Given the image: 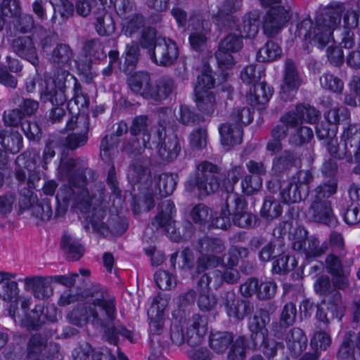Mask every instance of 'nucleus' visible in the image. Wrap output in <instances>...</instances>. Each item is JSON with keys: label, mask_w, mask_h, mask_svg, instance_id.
I'll list each match as a JSON object with an SVG mask.
<instances>
[{"label": "nucleus", "mask_w": 360, "mask_h": 360, "mask_svg": "<svg viewBox=\"0 0 360 360\" xmlns=\"http://www.w3.org/2000/svg\"><path fill=\"white\" fill-rule=\"evenodd\" d=\"M67 317L70 323L77 326L82 327L90 323L101 329L110 343L116 345L120 335L126 337L131 342H134L131 331L122 325H115V299L103 289L95 288L90 291L86 301L77 304Z\"/></svg>", "instance_id": "obj_1"}, {"label": "nucleus", "mask_w": 360, "mask_h": 360, "mask_svg": "<svg viewBox=\"0 0 360 360\" xmlns=\"http://www.w3.org/2000/svg\"><path fill=\"white\" fill-rule=\"evenodd\" d=\"M86 174L91 175L92 179L97 176L91 169L78 166L77 161L72 158L60 162L58 167V177L60 180H66L68 184L63 185L56 194V217L63 215L69 205L77 212L87 214L93 205L103 200L105 190L101 184L97 185L99 188L98 197L89 194L86 187Z\"/></svg>", "instance_id": "obj_2"}, {"label": "nucleus", "mask_w": 360, "mask_h": 360, "mask_svg": "<svg viewBox=\"0 0 360 360\" xmlns=\"http://www.w3.org/2000/svg\"><path fill=\"white\" fill-rule=\"evenodd\" d=\"M73 79L68 72L63 70L58 72L53 78L46 79L44 82V84L41 89V98L44 101H49L53 105H57L49 113V118L52 123L60 122L66 117H69L60 105L68 99L66 94L67 83H72Z\"/></svg>", "instance_id": "obj_3"}, {"label": "nucleus", "mask_w": 360, "mask_h": 360, "mask_svg": "<svg viewBox=\"0 0 360 360\" xmlns=\"http://www.w3.org/2000/svg\"><path fill=\"white\" fill-rule=\"evenodd\" d=\"M340 22V16L338 13H326L317 17L313 27L311 20H303L297 25V34L321 49L329 42L333 31Z\"/></svg>", "instance_id": "obj_4"}, {"label": "nucleus", "mask_w": 360, "mask_h": 360, "mask_svg": "<svg viewBox=\"0 0 360 360\" xmlns=\"http://www.w3.org/2000/svg\"><path fill=\"white\" fill-rule=\"evenodd\" d=\"M316 292L329 296L326 300V310L318 307L316 316L321 322L328 324L330 319L337 318L341 320L344 316L345 307L342 301V295L337 290H330L331 284L328 276H321L314 285Z\"/></svg>", "instance_id": "obj_5"}, {"label": "nucleus", "mask_w": 360, "mask_h": 360, "mask_svg": "<svg viewBox=\"0 0 360 360\" xmlns=\"http://www.w3.org/2000/svg\"><path fill=\"white\" fill-rule=\"evenodd\" d=\"M86 219L94 231L105 237L120 236L128 227L125 218L110 213L101 207H94L92 213L86 217Z\"/></svg>", "instance_id": "obj_6"}, {"label": "nucleus", "mask_w": 360, "mask_h": 360, "mask_svg": "<svg viewBox=\"0 0 360 360\" xmlns=\"http://www.w3.org/2000/svg\"><path fill=\"white\" fill-rule=\"evenodd\" d=\"M195 248L201 254L197 260L196 269L198 273L224 264V252L226 246L221 239L204 237L198 241Z\"/></svg>", "instance_id": "obj_7"}, {"label": "nucleus", "mask_w": 360, "mask_h": 360, "mask_svg": "<svg viewBox=\"0 0 360 360\" xmlns=\"http://www.w3.org/2000/svg\"><path fill=\"white\" fill-rule=\"evenodd\" d=\"M219 169L216 165L204 161L197 167L196 176L190 179L186 184V188L189 192H193L194 188H198L200 197H206L217 192L220 186L219 179L216 174Z\"/></svg>", "instance_id": "obj_8"}, {"label": "nucleus", "mask_w": 360, "mask_h": 360, "mask_svg": "<svg viewBox=\"0 0 360 360\" xmlns=\"http://www.w3.org/2000/svg\"><path fill=\"white\" fill-rule=\"evenodd\" d=\"M115 8L121 18L122 33L132 37L139 33L146 25V18L136 11L135 6L129 0H115Z\"/></svg>", "instance_id": "obj_9"}, {"label": "nucleus", "mask_w": 360, "mask_h": 360, "mask_svg": "<svg viewBox=\"0 0 360 360\" xmlns=\"http://www.w3.org/2000/svg\"><path fill=\"white\" fill-rule=\"evenodd\" d=\"M65 129L76 130L77 132L70 134L65 139L64 145L70 150L82 147L88 141L89 131V117L86 114L71 116L67 120Z\"/></svg>", "instance_id": "obj_10"}, {"label": "nucleus", "mask_w": 360, "mask_h": 360, "mask_svg": "<svg viewBox=\"0 0 360 360\" xmlns=\"http://www.w3.org/2000/svg\"><path fill=\"white\" fill-rule=\"evenodd\" d=\"M226 206L232 210L233 223L242 229H249L256 223V217L245 210L244 198L233 191V187L226 192Z\"/></svg>", "instance_id": "obj_11"}, {"label": "nucleus", "mask_w": 360, "mask_h": 360, "mask_svg": "<svg viewBox=\"0 0 360 360\" xmlns=\"http://www.w3.org/2000/svg\"><path fill=\"white\" fill-rule=\"evenodd\" d=\"M17 274L0 271V298L10 304L8 311L9 316L16 321L18 311V301L20 289L16 278Z\"/></svg>", "instance_id": "obj_12"}, {"label": "nucleus", "mask_w": 360, "mask_h": 360, "mask_svg": "<svg viewBox=\"0 0 360 360\" xmlns=\"http://www.w3.org/2000/svg\"><path fill=\"white\" fill-rule=\"evenodd\" d=\"M60 346L56 342H48L46 337L39 333L31 336L27 343V356L25 360H44V358L54 357L59 352Z\"/></svg>", "instance_id": "obj_13"}, {"label": "nucleus", "mask_w": 360, "mask_h": 360, "mask_svg": "<svg viewBox=\"0 0 360 360\" xmlns=\"http://www.w3.org/2000/svg\"><path fill=\"white\" fill-rule=\"evenodd\" d=\"M290 8L286 6H274L263 18V31L268 37H274L290 20Z\"/></svg>", "instance_id": "obj_14"}, {"label": "nucleus", "mask_w": 360, "mask_h": 360, "mask_svg": "<svg viewBox=\"0 0 360 360\" xmlns=\"http://www.w3.org/2000/svg\"><path fill=\"white\" fill-rule=\"evenodd\" d=\"M150 59L161 66H169L178 58L179 49L176 43L165 38L156 41L153 49L148 51Z\"/></svg>", "instance_id": "obj_15"}, {"label": "nucleus", "mask_w": 360, "mask_h": 360, "mask_svg": "<svg viewBox=\"0 0 360 360\" xmlns=\"http://www.w3.org/2000/svg\"><path fill=\"white\" fill-rule=\"evenodd\" d=\"M210 22L205 17L198 13H193L189 20V27L191 33L189 42L191 47L195 51L202 50L206 44L207 35L210 32Z\"/></svg>", "instance_id": "obj_16"}, {"label": "nucleus", "mask_w": 360, "mask_h": 360, "mask_svg": "<svg viewBox=\"0 0 360 360\" xmlns=\"http://www.w3.org/2000/svg\"><path fill=\"white\" fill-rule=\"evenodd\" d=\"M155 138L158 141L163 139L158 148V155L162 162L169 163L174 161L181 150L179 139L175 135L166 136L165 128L162 126L157 128L153 139Z\"/></svg>", "instance_id": "obj_17"}, {"label": "nucleus", "mask_w": 360, "mask_h": 360, "mask_svg": "<svg viewBox=\"0 0 360 360\" xmlns=\"http://www.w3.org/2000/svg\"><path fill=\"white\" fill-rule=\"evenodd\" d=\"M302 79L294 61L287 59L285 63L283 82L281 86L280 96L283 101L291 100L301 86Z\"/></svg>", "instance_id": "obj_18"}, {"label": "nucleus", "mask_w": 360, "mask_h": 360, "mask_svg": "<svg viewBox=\"0 0 360 360\" xmlns=\"http://www.w3.org/2000/svg\"><path fill=\"white\" fill-rule=\"evenodd\" d=\"M36 196L29 189H25L20 193L19 205L22 209H31L32 214L37 218L46 221L51 219L53 214L51 203L47 200H43L41 202L34 203Z\"/></svg>", "instance_id": "obj_19"}, {"label": "nucleus", "mask_w": 360, "mask_h": 360, "mask_svg": "<svg viewBox=\"0 0 360 360\" xmlns=\"http://www.w3.org/2000/svg\"><path fill=\"white\" fill-rule=\"evenodd\" d=\"M270 321L269 312L264 309L256 311L248 321V328L251 332L250 338L255 347L262 346L268 335L266 325Z\"/></svg>", "instance_id": "obj_20"}, {"label": "nucleus", "mask_w": 360, "mask_h": 360, "mask_svg": "<svg viewBox=\"0 0 360 360\" xmlns=\"http://www.w3.org/2000/svg\"><path fill=\"white\" fill-rule=\"evenodd\" d=\"M150 160L148 158H137L131 160L128 171V179L134 184L146 188L151 183Z\"/></svg>", "instance_id": "obj_21"}, {"label": "nucleus", "mask_w": 360, "mask_h": 360, "mask_svg": "<svg viewBox=\"0 0 360 360\" xmlns=\"http://www.w3.org/2000/svg\"><path fill=\"white\" fill-rule=\"evenodd\" d=\"M221 298L228 315L238 320H243L252 310L250 302L238 298L232 290L225 292Z\"/></svg>", "instance_id": "obj_22"}, {"label": "nucleus", "mask_w": 360, "mask_h": 360, "mask_svg": "<svg viewBox=\"0 0 360 360\" xmlns=\"http://www.w3.org/2000/svg\"><path fill=\"white\" fill-rule=\"evenodd\" d=\"M13 51L20 58L27 60L34 66L39 63L34 43L29 36L15 38L11 44Z\"/></svg>", "instance_id": "obj_23"}, {"label": "nucleus", "mask_w": 360, "mask_h": 360, "mask_svg": "<svg viewBox=\"0 0 360 360\" xmlns=\"http://www.w3.org/2000/svg\"><path fill=\"white\" fill-rule=\"evenodd\" d=\"M339 360H359L360 359V332H348L337 353Z\"/></svg>", "instance_id": "obj_24"}, {"label": "nucleus", "mask_w": 360, "mask_h": 360, "mask_svg": "<svg viewBox=\"0 0 360 360\" xmlns=\"http://www.w3.org/2000/svg\"><path fill=\"white\" fill-rule=\"evenodd\" d=\"M307 217L312 221L323 223L329 226H334L338 223L330 202H311L307 211Z\"/></svg>", "instance_id": "obj_25"}, {"label": "nucleus", "mask_w": 360, "mask_h": 360, "mask_svg": "<svg viewBox=\"0 0 360 360\" xmlns=\"http://www.w3.org/2000/svg\"><path fill=\"white\" fill-rule=\"evenodd\" d=\"M206 332V319L200 314H193L187 323L186 341L188 345L191 347L199 345Z\"/></svg>", "instance_id": "obj_26"}, {"label": "nucleus", "mask_w": 360, "mask_h": 360, "mask_svg": "<svg viewBox=\"0 0 360 360\" xmlns=\"http://www.w3.org/2000/svg\"><path fill=\"white\" fill-rule=\"evenodd\" d=\"M22 281L24 283V290L27 292H31L37 299L45 300L53 294L50 285L43 276H27Z\"/></svg>", "instance_id": "obj_27"}, {"label": "nucleus", "mask_w": 360, "mask_h": 360, "mask_svg": "<svg viewBox=\"0 0 360 360\" xmlns=\"http://www.w3.org/2000/svg\"><path fill=\"white\" fill-rule=\"evenodd\" d=\"M273 94V89L264 82H259L253 85L247 95L248 103L258 110L264 108L265 104L269 101Z\"/></svg>", "instance_id": "obj_28"}, {"label": "nucleus", "mask_w": 360, "mask_h": 360, "mask_svg": "<svg viewBox=\"0 0 360 360\" xmlns=\"http://www.w3.org/2000/svg\"><path fill=\"white\" fill-rule=\"evenodd\" d=\"M128 84L134 93L150 99L153 85L150 83V77L148 73L146 72H136L129 79Z\"/></svg>", "instance_id": "obj_29"}, {"label": "nucleus", "mask_w": 360, "mask_h": 360, "mask_svg": "<svg viewBox=\"0 0 360 360\" xmlns=\"http://www.w3.org/2000/svg\"><path fill=\"white\" fill-rule=\"evenodd\" d=\"M297 309L295 304L292 302L286 303L281 311L279 322H274L271 325L272 330L275 335L281 337L285 329L295 323Z\"/></svg>", "instance_id": "obj_30"}, {"label": "nucleus", "mask_w": 360, "mask_h": 360, "mask_svg": "<svg viewBox=\"0 0 360 360\" xmlns=\"http://www.w3.org/2000/svg\"><path fill=\"white\" fill-rule=\"evenodd\" d=\"M219 131L223 146L231 147L240 144L242 141L243 129L240 125L224 123L219 126Z\"/></svg>", "instance_id": "obj_31"}, {"label": "nucleus", "mask_w": 360, "mask_h": 360, "mask_svg": "<svg viewBox=\"0 0 360 360\" xmlns=\"http://www.w3.org/2000/svg\"><path fill=\"white\" fill-rule=\"evenodd\" d=\"M175 213L176 210L172 201L170 200L162 201L160 205V212L152 221L153 226L157 229L162 227L173 228L172 218Z\"/></svg>", "instance_id": "obj_32"}, {"label": "nucleus", "mask_w": 360, "mask_h": 360, "mask_svg": "<svg viewBox=\"0 0 360 360\" xmlns=\"http://www.w3.org/2000/svg\"><path fill=\"white\" fill-rule=\"evenodd\" d=\"M60 247L67 258L72 261L79 259L85 251L80 242L68 233H64L61 239Z\"/></svg>", "instance_id": "obj_33"}, {"label": "nucleus", "mask_w": 360, "mask_h": 360, "mask_svg": "<svg viewBox=\"0 0 360 360\" xmlns=\"http://www.w3.org/2000/svg\"><path fill=\"white\" fill-rule=\"evenodd\" d=\"M288 348L295 354L299 355L307 347V338L300 328H293L285 336Z\"/></svg>", "instance_id": "obj_34"}, {"label": "nucleus", "mask_w": 360, "mask_h": 360, "mask_svg": "<svg viewBox=\"0 0 360 360\" xmlns=\"http://www.w3.org/2000/svg\"><path fill=\"white\" fill-rule=\"evenodd\" d=\"M0 144L13 154L20 152L22 148V136L12 129L2 130L0 132Z\"/></svg>", "instance_id": "obj_35"}, {"label": "nucleus", "mask_w": 360, "mask_h": 360, "mask_svg": "<svg viewBox=\"0 0 360 360\" xmlns=\"http://www.w3.org/2000/svg\"><path fill=\"white\" fill-rule=\"evenodd\" d=\"M150 125V122L147 116L139 115L134 119L130 127V132L132 135L136 136L142 134V143H143L144 148H151V136L149 130Z\"/></svg>", "instance_id": "obj_36"}, {"label": "nucleus", "mask_w": 360, "mask_h": 360, "mask_svg": "<svg viewBox=\"0 0 360 360\" xmlns=\"http://www.w3.org/2000/svg\"><path fill=\"white\" fill-rule=\"evenodd\" d=\"M15 163L18 167H23L29 172V176L27 179V186L30 191L36 187V182L40 180L39 175L34 171L36 162L30 158V154L24 153L18 155L15 160ZM27 189L26 188H21L20 193L22 191Z\"/></svg>", "instance_id": "obj_37"}, {"label": "nucleus", "mask_w": 360, "mask_h": 360, "mask_svg": "<svg viewBox=\"0 0 360 360\" xmlns=\"http://www.w3.org/2000/svg\"><path fill=\"white\" fill-rule=\"evenodd\" d=\"M73 52L69 45L58 44L52 51L50 61L58 68L68 67L71 64Z\"/></svg>", "instance_id": "obj_38"}, {"label": "nucleus", "mask_w": 360, "mask_h": 360, "mask_svg": "<svg viewBox=\"0 0 360 360\" xmlns=\"http://www.w3.org/2000/svg\"><path fill=\"white\" fill-rule=\"evenodd\" d=\"M296 162L295 154L289 150H285L280 155L274 158L271 170L275 174L284 173L295 166Z\"/></svg>", "instance_id": "obj_39"}, {"label": "nucleus", "mask_w": 360, "mask_h": 360, "mask_svg": "<svg viewBox=\"0 0 360 360\" xmlns=\"http://www.w3.org/2000/svg\"><path fill=\"white\" fill-rule=\"evenodd\" d=\"M328 250L325 243L320 244V241L315 236H310L298 252L303 254L306 259H314L323 255Z\"/></svg>", "instance_id": "obj_40"}, {"label": "nucleus", "mask_w": 360, "mask_h": 360, "mask_svg": "<svg viewBox=\"0 0 360 360\" xmlns=\"http://www.w3.org/2000/svg\"><path fill=\"white\" fill-rule=\"evenodd\" d=\"M353 264L352 258L342 259L334 253L328 255L325 259L326 269L330 275L349 270Z\"/></svg>", "instance_id": "obj_41"}, {"label": "nucleus", "mask_w": 360, "mask_h": 360, "mask_svg": "<svg viewBox=\"0 0 360 360\" xmlns=\"http://www.w3.org/2000/svg\"><path fill=\"white\" fill-rule=\"evenodd\" d=\"M174 86V80L167 77L160 78L152 87L150 99L155 101H161L172 93Z\"/></svg>", "instance_id": "obj_42"}, {"label": "nucleus", "mask_w": 360, "mask_h": 360, "mask_svg": "<svg viewBox=\"0 0 360 360\" xmlns=\"http://www.w3.org/2000/svg\"><path fill=\"white\" fill-rule=\"evenodd\" d=\"M233 335L226 331L212 333L210 336V346L218 354H223L233 341Z\"/></svg>", "instance_id": "obj_43"}, {"label": "nucleus", "mask_w": 360, "mask_h": 360, "mask_svg": "<svg viewBox=\"0 0 360 360\" xmlns=\"http://www.w3.org/2000/svg\"><path fill=\"white\" fill-rule=\"evenodd\" d=\"M290 181L307 198L309 193L310 185L314 181V175L309 169H301L293 174Z\"/></svg>", "instance_id": "obj_44"}, {"label": "nucleus", "mask_w": 360, "mask_h": 360, "mask_svg": "<svg viewBox=\"0 0 360 360\" xmlns=\"http://www.w3.org/2000/svg\"><path fill=\"white\" fill-rule=\"evenodd\" d=\"M314 137V133L310 127L300 126L290 133L288 142L293 148L301 147L308 143Z\"/></svg>", "instance_id": "obj_45"}, {"label": "nucleus", "mask_w": 360, "mask_h": 360, "mask_svg": "<svg viewBox=\"0 0 360 360\" xmlns=\"http://www.w3.org/2000/svg\"><path fill=\"white\" fill-rule=\"evenodd\" d=\"M18 323L26 328L29 330H37L42 324L44 323V316L43 314L41 307L36 306L30 313H25V319H21Z\"/></svg>", "instance_id": "obj_46"}, {"label": "nucleus", "mask_w": 360, "mask_h": 360, "mask_svg": "<svg viewBox=\"0 0 360 360\" xmlns=\"http://www.w3.org/2000/svg\"><path fill=\"white\" fill-rule=\"evenodd\" d=\"M198 109L206 115H212L217 108L216 98L212 92L195 93Z\"/></svg>", "instance_id": "obj_47"}, {"label": "nucleus", "mask_w": 360, "mask_h": 360, "mask_svg": "<svg viewBox=\"0 0 360 360\" xmlns=\"http://www.w3.org/2000/svg\"><path fill=\"white\" fill-rule=\"evenodd\" d=\"M280 188V198L283 203H295L306 198L290 180L283 181L281 184Z\"/></svg>", "instance_id": "obj_48"}, {"label": "nucleus", "mask_w": 360, "mask_h": 360, "mask_svg": "<svg viewBox=\"0 0 360 360\" xmlns=\"http://www.w3.org/2000/svg\"><path fill=\"white\" fill-rule=\"evenodd\" d=\"M283 209L278 201L266 197L260 210V216L266 221H272L282 214Z\"/></svg>", "instance_id": "obj_49"}, {"label": "nucleus", "mask_w": 360, "mask_h": 360, "mask_svg": "<svg viewBox=\"0 0 360 360\" xmlns=\"http://www.w3.org/2000/svg\"><path fill=\"white\" fill-rule=\"evenodd\" d=\"M209 271L204 274L198 282V288L210 289L211 287L217 289L223 284L222 272L219 269H209Z\"/></svg>", "instance_id": "obj_50"}, {"label": "nucleus", "mask_w": 360, "mask_h": 360, "mask_svg": "<svg viewBox=\"0 0 360 360\" xmlns=\"http://www.w3.org/2000/svg\"><path fill=\"white\" fill-rule=\"evenodd\" d=\"M265 76L262 65H250L245 67L240 73L242 81L247 84H255Z\"/></svg>", "instance_id": "obj_51"}, {"label": "nucleus", "mask_w": 360, "mask_h": 360, "mask_svg": "<svg viewBox=\"0 0 360 360\" xmlns=\"http://www.w3.org/2000/svg\"><path fill=\"white\" fill-rule=\"evenodd\" d=\"M281 53L282 50L278 44L269 41L259 50L257 58L259 62H271L279 58Z\"/></svg>", "instance_id": "obj_52"}, {"label": "nucleus", "mask_w": 360, "mask_h": 360, "mask_svg": "<svg viewBox=\"0 0 360 360\" xmlns=\"http://www.w3.org/2000/svg\"><path fill=\"white\" fill-rule=\"evenodd\" d=\"M64 146L63 139L58 136H51L46 142L43 152L42 167L47 169L49 160L56 155V149Z\"/></svg>", "instance_id": "obj_53"}, {"label": "nucleus", "mask_w": 360, "mask_h": 360, "mask_svg": "<svg viewBox=\"0 0 360 360\" xmlns=\"http://www.w3.org/2000/svg\"><path fill=\"white\" fill-rule=\"evenodd\" d=\"M337 186L334 183L323 184L313 191L312 202H330L329 198L336 193Z\"/></svg>", "instance_id": "obj_54"}, {"label": "nucleus", "mask_w": 360, "mask_h": 360, "mask_svg": "<svg viewBox=\"0 0 360 360\" xmlns=\"http://www.w3.org/2000/svg\"><path fill=\"white\" fill-rule=\"evenodd\" d=\"M95 29L101 36H108L115 30V24L112 17L108 13L97 17Z\"/></svg>", "instance_id": "obj_55"}, {"label": "nucleus", "mask_w": 360, "mask_h": 360, "mask_svg": "<svg viewBox=\"0 0 360 360\" xmlns=\"http://www.w3.org/2000/svg\"><path fill=\"white\" fill-rule=\"evenodd\" d=\"M176 176L172 174L164 173L158 176V186L161 197L172 194L176 185Z\"/></svg>", "instance_id": "obj_56"}, {"label": "nucleus", "mask_w": 360, "mask_h": 360, "mask_svg": "<svg viewBox=\"0 0 360 360\" xmlns=\"http://www.w3.org/2000/svg\"><path fill=\"white\" fill-rule=\"evenodd\" d=\"M89 104V97L84 94L82 90L80 85L77 83V81H74V96L69 101L68 105L72 107V105L77 106L78 110L82 112L79 113L85 114V111L88 109Z\"/></svg>", "instance_id": "obj_57"}, {"label": "nucleus", "mask_w": 360, "mask_h": 360, "mask_svg": "<svg viewBox=\"0 0 360 360\" xmlns=\"http://www.w3.org/2000/svg\"><path fill=\"white\" fill-rule=\"evenodd\" d=\"M319 82L323 89L336 94H341L344 87V83L339 77L328 72L323 74Z\"/></svg>", "instance_id": "obj_58"}, {"label": "nucleus", "mask_w": 360, "mask_h": 360, "mask_svg": "<svg viewBox=\"0 0 360 360\" xmlns=\"http://www.w3.org/2000/svg\"><path fill=\"white\" fill-rule=\"evenodd\" d=\"M189 217L194 223L202 224L209 221L211 217L210 210L206 205L198 203L191 209Z\"/></svg>", "instance_id": "obj_59"}, {"label": "nucleus", "mask_w": 360, "mask_h": 360, "mask_svg": "<svg viewBox=\"0 0 360 360\" xmlns=\"http://www.w3.org/2000/svg\"><path fill=\"white\" fill-rule=\"evenodd\" d=\"M199 296L198 305L202 311H208L212 310L217 304L215 296L210 292V289L205 288H198Z\"/></svg>", "instance_id": "obj_60"}, {"label": "nucleus", "mask_w": 360, "mask_h": 360, "mask_svg": "<svg viewBox=\"0 0 360 360\" xmlns=\"http://www.w3.org/2000/svg\"><path fill=\"white\" fill-rule=\"evenodd\" d=\"M230 119L234 122V125L249 124L253 120L252 112L248 107H237L233 109Z\"/></svg>", "instance_id": "obj_61"}, {"label": "nucleus", "mask_w": 360, "mask_h": 360, "mask_svg": "<svg viewBox=\"0 0 360 360\" xmlns=\"http://www.w3.org/2000/svg\"><path fill=\"white\" fill-rule=\"evenodd\" d=\"M83 51L90 59H101L105 54L102 44L98 39H92L84 42Z\"/></svg>", "instance_id": "obj_62"}, {"label": "nucleus", "mask_w": 360, "mask_h": 360, "mask_svg": "<svg viewBox=\"0 0 360 360\" xmlns=\"http://www.w3.org/2000/svg\"><path fill=\"white\" fill-rule=\"evenodd\" d=\"M263 348L264 354L269 360H288L284 353V348L282 344L271 342L265 344Z\"/></svg>", "instance_id": "obj_63"}, {"label": "nucleus", "mask_w": 360, "mask_h": 360, "mask_svg": "<svg viewBox=\"0 0 360 360\" xmlns=\"http://www.w3.org/2000/svg\"><path fill=\"white\" fill-rule=\"evenodd\" d=\"M245 338L238 337L231 345L228 354L227 360H244L245 358Z\"/></svg>", "instance_id": "obj_64"}]
</instances>
